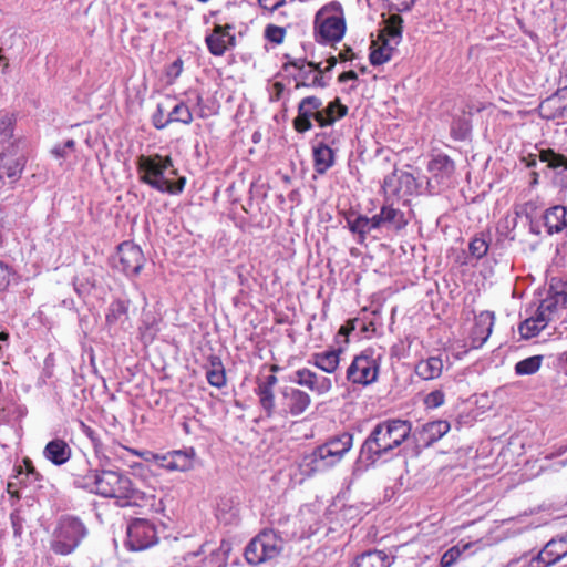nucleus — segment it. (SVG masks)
Masks as SVG:
<instances>
[{
    "label": "nucleus",
    "instance_id": "obj_1",
    "mask_svg": "<svg viewBox=\"0 0 567 567\" xmlns=\"http://www.w3.org/2000/svg\"><path fill=\"white\" fill-rule=\"evenodd\" d=\"M79 483L91 493L115 498L120 506L133 505L143 498L142 492L133 486L131 478L116 471L90 470Z\"/></svg>",
    "mask_w": 567,
    "mask_h": 567
},
{
    "label": "nucleus",
    "instance_id": "obj_2",
    "mask_svg": "<svg viewBox=\"0 0 567 567\" xmlns=\"http://www.w3.org/2000/svg\"><path fill=\"white\" fill-rule=\"evenodd\" d=\"M411 430V423L400 419L379 422L364 440L361 447V457L369 463H375L378 460L388 456L408 440Z\"/></svg>",
    "mask_w": 567,
    "mask_h": 567
},
{
    "label": "nucleus",
    "instance_id": "obj_3",
    "mask_svg": "<svg viewBox=\"0 0 567 567\" xmlns=\"http://www.w3.org/2000/svg\"><path fill=\"white\" fill-rule=\"evenodd\" d=\"M140 179L161 193L179 194L185 186V177L172 181L177 174L169 156L141 155L137 158Z\"/></svg>",
    "mask_w": 567,
    "mask_h": 567
},
{
    "label": "nucleus",
    "instance_id": "obj_4",
    "mask_svg": "<svg viewBox=\"0 0 567 567\" xmlns=\"http://www.w3.org/2000/svg\"><path fill=\"white\" fill-rule=\"evenodd\" d=\"M87 534V527L79 517L62 516L52 532L50 549L56 555H71L86 538Z\"/></svg>",
    "mask_w": 567,
    "mask_h": 567
},
{
    "label": "nucleus",
    "instance_id": "obj_5",
    "mask_svg": "<svg viewBox=\"0 0 567 567\" xmlns=\"http://www.w3.org/2000/svg\"><path fill=\"white\" fill-rule=\"evenodd\" d=\"M379 370V357L372 349H365L353 358L346 378L352 384L368 386L378 380Z\"/></svg>",
    "mask_w": 567,
    "mask_h": 567
},
{
    "label": "nucleus",
    "instance_id": "obj_6",
    "mask_svg": "<svg viewBox=\"0 0 567 567\" xmlns=\"http://www.w3.org/2000/svg\"><path fill=\"white\" fill-rule=\"evenodd\" d=\"M315 27L318 41H340L346 31V22L341 9L324 7L319 10L315 16Z\"/></svg>",
    "mask_w": 567,
    "mask_h": 567
},
{
    "label": "nucleus",
    "instance_id": "obj_7",
    "mask_svg": "<svg viewBox=\"0 0 567 567\" xmlns=\"http://www.w3.org/2000/svg\"><path fill=\"white\" fill-rule=\"evenodd\" d=\"M131 452L145 461L155 462L159 467L169 472H186L194 467L196 452L193 447L185 450H174L165 454H155L152 452H140L131 450Z\"/></svg>",
    "mask_w": 567,
    "mask_h": 567
},
{
    "label": "nucleus",
    "instance_id": "obj_8",
    "mask_svg": "<svg viewBox=\"0 0 567 567\" xmlns=\"http://www.w3.org/2000/svg\"><path fill=\"white\" fill-rule=\"evenodd\" d=\"M553 299H543L535 310L534 315L526 318L518 327V331L524 339H532L540 333L550 321L554 320L555 303Z\"/></svg>",
    "mask_w": 567,
    "mask_h": 567
},
{
    "label": "nucleus",
    "instance_id": "obj_9",
    "mask_svg": "<svg viewBox=\"0 0 567 567\" xmlns=\"http://www.w3.org/2000/svg\"><path fill=\"white\" fill-rule=\"evenodd\" d=\"M126 546L130 550L138 551L150 548L157 543L155 526L147 519L135 518L126 528Z\"/></svg>",
    "mask_w": 567,
    "mask_h": 567
},
{
    "label": "nucleus",
    "instance_id": "obj_10",
    "mask_svg": "<svg viewBox=\"0 0 567 567\" xmlns=\"http://www.w3.org/2000/svg\"><path fill=\"white\" fill-rule=\"evenodd\" d=\"M427 171L431 175L427 181L429 187L437 192L451 184L455 165L447 155L440 154L429 162Z\"/></svg>",
    "mask_w": 567,
    "mask_h": 567
},
{
    "label": "nucleus",
    "instance_id": "obj_11",
    "mask_svg": "<svg viewBox=\"0 0 567 567\" xmlns=\"http://www.w3.org/2000/svg\"><path fill=\"white\" fill-rule=\"evenodd\" d=\"M115 260L116 267L125 275H137L143 268L144 255L137 245L124 241L118 246Z\"/></svg>",
    "mask_w": 567,
    "mask_h": 567
},
{
    "label": "nucleus",
    "instance_id": "obj_12",
    "mask_svg": "<svg viewBox=\"0 0 567 567\" xmlns=\"http://www.w3.org/2000/svg\"><path fill=\"white\" fill-rule=\"evenodd\" d=\"M292 382L308 389L319 396L328 394L333 386L331 378L317 373L308 368L296 370Z\"/></svg>",
    "mask_w": 567,
    "mask_h": 567
},
{
    "label": "nucleus",
    "instance_id": "obj_13",
    "mask_svg": "<svg viewBox=\"0 0 567 567\" xmlns=\"http://www.w3.org/2000/svg\"><path fill=\"white\" fill-rule=\"evenodd\" d=\"M281 404L285 415L299 416L311 404L310 395L298 388L285 386L281 389Z\"/></svg>",
    "mask_w": 567,
    "mask_h": 567
},
{
    "label": "nucleus",
    "instance_id": "obj_14",
    "mask_svg": "<svg viewBox=\"0 0 567 567\" xmlns=\"http://www.w3.org/2000/svg\"><path fill=\"white\" fill-rule=\"evenodd\" d=\"M322 101L317 96H308L298 105V116L293 120L296 131L303 133L312 127L311 118L317 121V114H321Z\"/></svg>",
    "mask_w": 567,
    "mask_h": 567
},
{
    "label": "nucleus",
    "instance_id": "obj_15",
    "mask_svg": "<svg viewBox=\"0 0 567 567\" xmlns=\"http://www.w3.org/2000/svg\"><path fill=\"white\" fill-rule=\"evenodd\" d=\"M538 157L554 173V182L561 187L567 186V156L553 148H543Z\"/></svg>",
    "mask_w": 567,
    "mask_h": 567
},
{
    "label": "nucleus",
    "instance_id": "obj_16",
    "mask_svg": "<svg viewBox=\"0 0 567 567\" xmlns=\"http://www.w3.org/2000/svg\"><path fill=\"white\" fill-rule=\"evenodd\" d=\"M567 555L566 539H551L545 547L534 557L528 567H548Z\"/></svg>",
    "mask_w": 567,
    "mask_h": 567
},
{
    "label": "nucleus",
    "instance_id": "obj_17",
    "mask_svg": "<svg viewBox=\"0 0 567 567\" xmlns=\"http://www.w3.org/2000/svg\"><path fill=\"white\" fill-rule=\"evenodd\" d=\"M230 550V543L223 540L218 548L213 550L209 556L202 560V565L199 567H227ZM185 561V567H198V553L187 554Z\"/></svg>",
    "mask_w": 567,
    "mask_h": 567
},
{
    "label": "nucleus",
    "instance_id": "obj_18",
    "mask_svg": "<svg viewBox=\"0 0 567 567\" xmlns=\"http://www.w3.org/2000/svg\"><path fill=\"white\" fill-rule=\"evenodd\" d=\"M495 317L491 311H482L475 317L474 327L470 333V348L480 349L489 338Z\"/></svg>",
    "mask_w": 567,
    "mask_h": 567
},
{
    "label": "nucleus",
    "instance_id": "obj_19",
    "mask_svg": "<svg viewBox=\"0 0 567 567\" xmlns=\"http://www.w3.org/2000/svg\"><path fill=\"white\" fill-rule=\"evenodd\" d=\"M230 29L229 25H216L213 32L206 37L207 48L213 55L220 56L234 45L235 37L230 34Z\"/></svg>",
    "mask_w": 567,
    "mask_h": 567
},
{
    "label": "nucleus",
    "instance_id": "obj_20",
    "mask_svg": "<svg viewBox=\"0 0 567 567\" xmlns=\"http://www.w3.org/2000/svg\"><path fill=\"white\" fill-rule=\"evenodd\" d=\"M341 353L340 348L316 352L310 355L308 363L327 374H333L339 369Z\"/></svg>",
    "mask_w": 567,
    "mask_h": 567
},
{
    "label": "nucleus",
    "instance_id": "obj_21",
    "mask_svg": "<svg viewBox=\"0 0 567 567\" xmlns=\"http://www.w3.org/2000/svg\"><path fill=\"white\" fill-rule=\"evenodd\" d=\"M540 111L547 118H567V86L540 104Z\"/></svg>",
    "mask_w": 567,
    "mask_h": 567
},
{
    "label": "nucleus",
    "instance_id": "obj_22",
    "mask_svg": "<svg viewBox=\"0 0 567 567\" xmlns=\"http://www.w3.org/2000/svg\"><path fill=\"white\" fill-rule=\"evenodd\" d=\"M72 455L70 445L62 439H54L47 443L43 456L56 466L65 464Z\"/></svg>",
    "mask_w": 567,
    "mask_h": 567
},
{
    "label": "nucleus",
    "instance_id": "obj_23",
    "mask_svg": "<svg viewBox=\"0 0 567 567\" xmlns=\"http://www.w3.org/2000/svg\"><path fill=\"white\" fill-rule=\"evenodd\" d=\"M543 221L549 235L561 233L567 229V207L557 205L546 209Z\"/></svg>",
    "mask_w": 567,
    "mask_h": 567
},
{
    "label": "nucleus",
    "instance_id": "obj_24",
    "mask_svg": "<svg viewBox=\"0 0 567 567\" xmlns=\"http://www.w3.org/2000/svg\"><path fill=\"white\" fill-rule=\"evenodd\" d=\"M128 320V301L114 300L107 307L105 322L109 330L122 328Z\"/></svg>",
    "mask_w": 567,
    "mask_h": 567
},
{
    "label": "nucleus",
    "instance_id": "obj_25",
    "mask_svg": "<svg viewBox=\"0 0 567 567\" xmlns=\"http://www.w3.org/2000/svg\"><path fill=\"white\" fill-rule=\"evenodd\" d=\"M450 429L451 425L445 420L429 422L422 426L420 432V441H422L425 446H430L441 440L450 431Z\"/></svg>",
    "mask_w": 567,
    "mask_h": 567
},
{
    "label": "nucleus",
    "instance_id": "obj_26",
    "mask_svg": "<svg viewBox=\"0 0 567 567\" xmlns=\"http://www.w3.org/2000/svg\"><path fill=\"white\" fill-rule=\"evenodd\" d=\"M394 556L383 550H369L355 558L353 567H390Z\"/></svg>",
    "mask_w": 567,
    "mask_h": 567
},
{
    "label": "nucleus",
    "instance_id": "obj_27",
    "mask_svg": "<svg viewBox=\"0 0 567 567\" xmlns=\"http://www.w3.org/2000/svg\"><path fill=\"white\" fill-rule=\"evenodd\" d=\"M414 371L422 380L437 379L443 372V361L436 355L429 357L427 359L420 360L415 364Z\"/></svg>",
    "mask_w": 567,
    "mask_h": 567
},
{
    "label": "nucleus",
    "instance_id": "obj_28",
    "mask_svg": "<svg viewBox=\"0 0 567 567\" xmlns=\"http://www.w3.org/2000/svg\"><path fill=\"white\" fill-rule=\"evenodd\" d=\"M260 547L267 560L277 557L284 547L282 539L272 530H264L257 535Z\"/></svg>",
    "mask_w": 567,
    "mask_h": 567
},
{
    "label": "nucleus",
    "instance_id": "obj_29",
    "mask_svg": "<svg viewBox=\"0 0 567 567\" xmlns=\"http://www.w3.org/2000/svg\"><path fill=\"white\" fill-rule=\"evenodd\" d=\"M348 112V107L341 104L339 99L331 101L328 106L321 110V114H317V123L323 127L333 124L343 117Z\"/></svg>",
    "mask_w": 567,
    "mask_h": 567
},
{
    "label": "nucleus",
    "instance_id": "obj_30",
    "mask_svg": "<svg viewBox=\"0 0 567 567\" xmlns=\"http://www.w3.org/2000/svg\"><path fill=\"white\" fill-rule=\"evenodd\" d=\"M313 162L316 172L324 174L334 163V153L324 143H319L313 147Z\"/></svg>",
    "mask_w": 567,
    "mask_h": 567
},
{
    "label": "nucleus",
    "instance_id": "obj_31",
    "mask_svg": "<svg viewBox=\"0 0 567 567\" xmlns=\"http://www.w3.org/2000/svg\"><path fill=\"white\" fill-rule=\"evenodd\" d=\"M382 223L388 229L400 230L408 224L404 214L392 205H383L380 210Z\"/></svg>",
    "mask_w": 567,
    "mask_h": 567
},
{
    "label": "nucleus",
    "instance_id": "obj_32",
    "mask_svg": "<svg viewBox=\"0 0 567 567\" xmlns=\"http://www.w3.org/2000/svg\"><path fill=\"white\" fill-rule=\"evenodd\" d=\"M396 45H392L390 42L385 40H380L378 38L377 41H373L371 47V53H370V62L372 65H381L385 62H388L393 51L395 50Z\"/></svg>",
    "mask_w": 567,
    "mask_h": 567
},
{
    "label": "nucleus",
    "instance_id": "obj_33",
    "mask_svg": "<svg viewBox=\"0 0 567 567\" xmlns=\"http://www.w3.org/2000/svg\"><path fill=\"white\" fill-rule=\"evenodd\" d=\"M206 379L212 386L217 389L226 384L225 369L218 357H210L209 364L206 368Z\"/></svg>",
    "mask_w": 567,
    "mask_h": 567
},
{
    "label": "nucleus",
    "instance_id": "obj_34",
    "mask_svg": "<svg viewBox=\"0 0 567 567\" xmlns=\"http://www.w3.org/2000/svg\"><path fill=\"white\" fill-rule=\"evenodd\" d=\"M402 38V18L398 14L391 16L388 24L379 35L380 40H385L392 45H398Z\"/></svg>",
    "mask_w": 567,
    "mask_h": 567
},
{
    "label": "nucleus",
    "instance_id": "obj_35",
    "mask_svg": "<svg viewBox=\"0 0 567 567\" xmlns=\"http://www.w3.org/2000/svg\"><path fill=\"white\" fill-rule=\"evenodd\" d=\"M14 131V117L8 111H0V152L11 143Z\"/></svg>",
    "mask_w": 567,
    "mask_h": 567
},
{
    "label": "nucleus",
    "instance_id": "obj_36",
    "mask_svg": "<svg viewBox=\"0 0 567 567\" xmlns=\"http://www.w3.org/2000/svg\"><path fill=\"white\" fill-rule=\"evenodd\" d=\"M299 468L300 472L307 477H310L318 472L326 471L322 461L319 460V454L316 449L302 456L299 462Z\"/></svg>",
    "mask_w": 567,
    "mask_h": 567
},
{
    "label": "nucleus",
    "instance_id": "obj_37",
    "mask_svg": "<svg viewBox=\"0 0 567 567\" xmlns=\"http://www.w3.org/2000/svg\"><path fill=\"white\" fill-rule=\"evenodd\" d=\"M173 97L167 96L163 102H159L156 106V111L152 115V123L157 130H163L172 123V118L168 116L169 107Z\"/></svg>",
    "mask_w": 567,
    "mask_h": 567
},
{
    "label": "nucleus",
    "instance_id": "obj_38",
    "mask_svg": "<svg viewBox=\"0 0 567 567\" xmlns=\"http://www.w3.org/2000/svg\"><path fill=\"white\" fill-rule=\"evenodd\" d=\"M472 543H458L447 549L441 557V567H452L461 558V556L472 547Z\"/></svg>",
    "mask_w": 567,
    "mask_h": 567
},
{
    "label": "nucleus",
    "instance_id": "obj_39",
    "mask_svg": "<svg viewBox=\"0 0 567 567\" xmlns=\"http://www.w3.org/2000/svg\"><path fill=\"white\" fill-rule=\"evenodd\" d=\"M332 451H336L337 456L342 460L346 453L350 451L353 443V436L344 432L338 436H334L326 442Z\"/></svg>",
    "mask_w": 567,
    "mask_h": 567
},
{
    "label": "nucleus",
    "instance_id": "obj_40",
    "mask_svg": "<svg viewBox=\"0 0 567 567\" xmlns=\"http://www.w3.org/2000/svg\"><path fill=\"white\" fill-rule=\"evenodd\" d=\"M168 116L172 118V123L178 122L183 124H190L193 121V114L188 106L183 102H172L168 109Z\"/></svg>",
    "mask_w": 567,
    "mask_h": 567
},
{
    "label": "nucleus",
    "instance_id": "obj_41",
    "mask_svg": "<svg viewBox=\"0 0 567 567\" xmlns=\"http://www.w3.org/2000/svg\"><path fill=\"white\" fill-rule=\"evenodd\" d=\"M291 65L299 69L302 72L303 78H308L310 73L317 72L312 80L311 84L323 86L324 84L321 82L322 69L320 64H315L312 62H305L303 60H295L291 62Z\"/></svg>",
    "mask_w": 567,
    "mask_h": 567
},
{
    "label": "nucleus",
    "instance_id": "obj_42",
    "mask_svg": "<svg viewBox=\"0 0 567 567\" xmlns=\"http://www.w3.org/2000/svg\"><path fill=\"white\" fill-rule=\"evenodd\" d=\"M256 393L259 398V403L265 410L268 417L275 414V394L272 388H265L257 385Z\"/></svg>",
    "mask_w": 567,
    "mask_h": 567
},
{
    "label": "nucleus",
    "instance_id": "obj_43",
    "mask_svg": "<svg viewBox=\"0 0 567 567\" xmlns=\"http://www.w3.org/2000/svg\"><path fill=\"white\" fill-rule=\"evenodd\" d=\"M543 357L542 355H533L526 358L522 361H518L515 364V372L518 375H529L536 373L542 364Z\"/></svg>",
    "mask_w": 567,
    "mask_h": 567
},
{
    "label": "nucleus",
    "instance_id": "obj_44",
    "mask_svg": "<svg viewBox=\"0 0 567 567\" xmlns=\"http://www.w3.org/2000/svg\"><path fill=\"white\" fill-rule=\"evenodd\" d=\"M245 558L250 565H259L267 560L260 547L259 540L257 539V536L247 545L245 549Z\"/></svg>",
    "mask_w": 567,
    "mask_h": 567
},
{
    "label": "nucleus",
    "instance_id": "obj_45",
    "mask_svg": "<svg viewBox=\"0 0 567 567\" xmlns=\"http://www.w3.org/2000/svg\"><path fill=\"white\" fill-rule=\"evenodd\" d=\"M347 223L349 226V229L353 233L359 235L360 243H362L365 238V236L371 233V228L369 225V217L359 215L354 219L347 218Z\"/></svg>",
    "mask_w": 567,
    "mask_h": 567
},
{
    "label": "nucleus",
    "instance_id": "obj_46",
    "mask_svg": "<svg viewBox=\"0 0 567 567\" xmlns=\"http://www.w3.org/2000/svg\"><path fill=\"white\" fill-rule=\"evenodd\" d=\"M316 450L319 454V460L322 461V464L324 465L326 470L334 466L341 461L337 456L336 451H332V449H330L327 443L316 447Z\"/></svg>",
    "mask_w": 567,
    "mask_h": 567
},
{
    "label": "nucleus",
    "instance_id": "obj_47",
    "mask_svg": "<svg viewBox=\"0 0 567 567\" xmlns=\"http://www.w3.org/2000/svg\"><path fill=\"white\" fill-rule=\"evenodd\" d=\"M468 250L472 257L481 259L487 254L488 244L483 237H475L471 240Z\"/></svg>",
    "mask_w": 567,
    "mask_h": 567
},
{
    "label": "nucleus",
    "instance_id": "obj_48",
    "mask_svg": "<svg viewBox=\"0 0 567 567\" xmlns=\"http://www.w3.org/2000/svg\"><path fill=\"white\" fill-rule=\"evenodd\" d=\"M545 299H553L556 301L555 313H557L559 307L567 308V284L563 285L560 290L550 291Z\"/></svg>",
    "mask_w": 567,
    "mask_h": 567
},
{
    "label": "nucleus",
    "instance_id": "obj_49",
    "mask_svg": "<svg viewBox=\"0 0 567 567\" xmlns=\"http://www.w3.org/2000/svg\"><path fill=\"white\" fill-rule=\"evenodd\" d=\"M286 30L282 27L268 25L265 30L266 38L276 44H280L285 39Z\"/></svg>",
    "mask_w": 567,
    "mask_h": 567
},
{
    "label": "nucleus",
    "instance_id": "obj_50",
    "mask_svg": "<svg viewBox=\"0 0 567 567\" xmlns=\"http://www.w3.org/2000/svg\"><path fill=\"white\" fill-rule=\"evenodd\" d=\"M444 401H445L444 392L441 390H434L425 396L424 404L430 409H436V408L443 405Z\"/></svg>",
    "mask_w": 567,
    "mask_h": 567
},
{
    "label": "nucleus",
    "instance_id": "obj_51",
    "mask_svg": "<svg viewBox=\"0 0 567 567\" xmlns=\"http://www.w3.org/2000/svg\"><path fill=\"white\" fill-rule=\"evenodd\" d=\"M10 520H11L14 536L20 537L22 534V530H23V519L19 515L18 511H14L13 513H11Z\"/></svg>",
    "mask_w": 567,
    "mask_h": 567
},
{
    "label": "nucleus",
    "instance_id": "obj_52",
    "mask_svg": "<svg viewBox=\"0 0 567 567\" xmlns=\"http://www.w3.org/2000/svg\"><path fill=\"white\" fill-rule=\"evenodd\" d=\"M11 271L0 261V291L4 290L10 284Z\"/></svg>",
    "mask_w": 567,
    "mask_h": 567
},
{
    "label": "nucleus",
    "instance_id": "obj_53",
    "mask_svg": "<svg viewBox=\"0 0 567 567\" xmlns=\"http://www.w3.org/2000/svg\"><path fill=\"white\" fill-rule=\"evenodd\" d=\"M390 3L395 11L403 12L411 9L414 0H390Z\"/></svg>",
    "mask_w": 567,
    "mask_h": 567
},
{
    "label": "nucleus",
    "instance_id": "obj_54",
    "mask_svg": "<svg viewBox=\"0 0 567 567\" xmlns=\"http://www.w3.org/2000/svg\"><path fill=\"white\" fill-rule=\"evenodd\" d=\"M264 10L272 12L285 3V0H258Z\"/></svg>",
    "mask_w": 567,
    "mask_h": 567
},
{
    "label": "nucleus",
    "instance_id": "obj_55",
    "mask_svg": "<svg viewBox=\"0 0 567 567\" xmlns=\"http://www.w3.org/2000/svg\"><path fill=\"white\" fill-rule=\"evenodd\" d=\"M278 379L275 374H269L260 379L257 383V385L265 386V388H275L277 384Z\"/></svg>",
    "mask_w": 567,
    "mask_h": 567
},
{
    "label": "nucleus",
    "instance_id": "obj_56",
    "mask_svg": "<svg viewBox=\"0 0 567 567\" xmlns=\"http://www.w3.org/2000/svg\"><path fill=\"white\" fill-rule=\"evenodd\" d=\"M369 225L371 230L385 228L384 224L382 223V217L380 213L373 215L372 217H369Z\"/></svg>",
    "mask_w": 567,
    "mask_h": 567
},
{
    "label": "nucleus",
    "instance_id": "obj_57",
    "mask_svg": "<svg viewBox=\"0 0 567 567\" xmlns=\"http://www.w3.org/2000/svg\"><path fill=\"white\" fill-rule=\"evenodd\" d=\"M357 79H358V75L354 71L343 72L339 75L340 82H347L349 80H357Z\"/></svg>",
    "mask_w": 567,
    "mask_h": 567
},
{
    "label": "nucleus",
    "instance_id": "obj_58",
    "mask_svg": "<svg viewBox=\"0 0 567 567\" xmlns=\"http://www.w3.org/2000/svg\"><path fill=\"white\" fill-rule=\"evenodd\" d=\"M52 154L56 157H65L66 150L62 145H56L52 148Z\"/></svg>",
    "mask_w": 567,
    "mask_h": 567
},
{
    "label": "nucleus",
    "instance_id": "obj_59",
    "mask_svg": "<svg viewBox=\"0 0 567 567\" xmlns=\"http://www.w3.org/2000/svg\"><path fill=\"white\" fill-rule=\"evenodd\" d=\"M81 427H82V431H83V432H84V433H85V434H86V435H87L92 441H94V440H95V436H94V434H95V433H94V431H93L90 426L85 425V424L82 422V423H81Z\"/></svg>",
    "mask_w": 567,
    "mask_h": 567
},
{
    "label": "nucleus",
    "instance_id": "obj_60",
    "mask_svg": "<svg viewBox=\"0 0 567 567\" xmlns=\"http://www.w3.org/2000/svg\"><path fill=\"white\" fill-rule=\"evenodd\" d=\"M336 64H337V59L334 56L329 58L327 60V66L324 69H322V73L332 70Z\"/></svg>",
    "mask_w": 567,
    "mask_h": 567
},
{
    "label": "nucleus",
    "instance_id": "obj_61",
    "mask_svg": "<svg viewBox=\"0 0 567 567\" xmlns=\"http://www.w3.org/2000/svg\"><path fill=\"white\" fill-rule=\"evenodd\" d=\"M452 132H453V134H454L457 138L463 140V138H465V137H466V134H467V132H468V126L466 125L462 132L456 133V132H455V128H454V125H453V126H452Z\"/></svg>",
    "mask_w": 567,
    "mask_h": 567
},
{
    "label": "nucleus",
    "instance_id": "obj_62",
    "mask_svg": "<svg viewBox=\"0 0 567 567\" xmlns=\"http://www.w3.org/2000/svg\"><path fill=\"white\" fill-rule=\"evenodd\" d=\"M274 87L276 90V99H279L281 92L284 91V85L281 83H279V82H276L274 84Z\"/></svg>",
    "mask_w": 567,
    "mask_h": 567
},
{
    "label": "nucleus",
    "instance_id": "obj_63",
    "mask_svg": "<svg viewBox=\"0 0 567 567\" xmlns=\"http://www.w3.org/2000/svg\"><path fill=\"white\" fill-rule=\"evenodd\" d=\"M172 69L175 71L176 75H178L182 71V62L181 61H175L173 64H172Z\"/></svg>",
    "mask_w": 567,
    "mask_h": 567
},
{
    "label": "nucleus",
    "instance_id": "obj_64",
    "mask_svg": "<svg viewBox=\"0 0 567 567\" xmlns=\"http://www.w3.org/2000/svg\"><path fill=\"white\" fill-rule=\"evenodd\" d=\"M75 143L73 140H68L62 146L65 148V150H73Z\"/></svg>",
    "mask_w": 567,
    "mask_h": 567
}]
</instances>
